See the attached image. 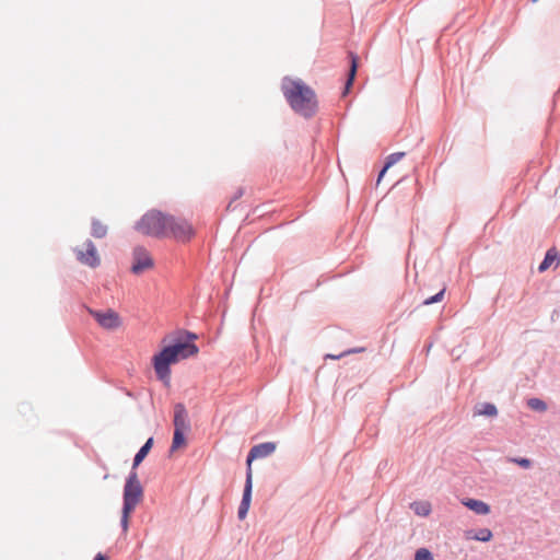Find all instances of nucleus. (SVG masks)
<instances>
[{
  "mask_svg": "<svg viewBox=\"0 0 560 560\" xmlns=\"http://www.w3.org/2000/svg\"><path fill=\"white\" fill-rule=\"evenodd\" d=\"M463 504L478 515H487L490 512V505L478 499H465Z\"/></svg>",
  "mask_w": 560,
  "mask_h": 560,
  "instance_id": "nucleus-12",
  "label": "nucleus"
},
{
  "mask_svg": "<svg viewBox=\"0 0 560 560\" xmlns=\"http://www.w3.org/2000/svg\"><path fill=\"white\" fill-rule=\"evenodd\" d=\"M174 430L188 431L190 430V422L188 419V412L186 407L182 402H177L174 406Z\"/></svg>",
  "mask_w": 560,
  "mask_h": 560,
  "instance_id": "nucleus-10",
  "label": "nucleus"
},
{
  "mask_svg": "<svg viewBox=\"0 0 560 560\" xmlns=\"http://www.w3.org/2000/svg\"><path fill=\"white\" fill-rule=\"evenodd\" d=\"M282 94L292 112L310 120L319 112V101L315 90L300 78H282Z\"/></svg>",
  "mask_w": 560,
  "mask_h": 560,
  "instance_id": "nucleus-2",
  "label": "nucleus"
},
{
  "mask_svg": "<svg viewBox=\"0 0 560 560\" xmlns=\"http://www.w3.org/2000/svg\"><path fill=\"white\" fill-rule=\"evenodd\" d=\"M277 450L276 442H264L254 445L246 456V469H252V463L258 458H265Z\"/></svg>",
  "mask_w": 560,
  "mask_h": 560,
  "instance_id": "nucleus-8",
  "label": "nucleus"
},
{
  "mask_svg": "<svg viewBox=\"0 0 560 560\" xmlns=\"http://www.w3.org/2000/svg\"><path fill=\"white\" fill-rule=\"evenodd\" d=\"M348 57L350 60V65H349L348 73H347V80L345 83L343 95H346L349 92V90L352 88L353 82L357 77L358 68H359V56L353 51H349Z\"/></svg>",
  "mask_w": 560,
  "mask_h": 560,
  "instance_id": "nucleus-11",
  "label": "nucleus"
},
{
  "mask_svg": "<svg viewBox=\"0 0 560 560\" xmlns=\"http://www.w3.org/2000/svg\"><path fill=\"white\" fill-rule=\"evenodd\" d=\"M431 347H432V343H429V345L427 346V351H430Z\"/></svg>",
  "mask_w": 560,
  "mask_h": 560,
  "instance_id": "nucleus-31",
  "label": "nucleus"
},
{
  "mask_svg": "<svg viewBox=\"0 0 560 560\" xmlns=\"http://www.w3.org/2000/svg\"><path fill=\"white\" fill-rule=\"evenodd\" d=\"M553 261H560V256L556 247H551L546 252L542 261L538 266V271H546L553 264Z\"/></svg>",
  "mask_w": 560,
  "mask_h": 560,
  "instance_id": "nucleus-15",
  "label": "nucleus"
},
{
  "mask_svg": "<svg viewBox=\"0 0 560 560\" xmlns=\"http://www.w3.org/2000/svg\"><path fill=\"white\" fill-rule=\"evenodd\" d=\"M250 505H247L245 503H240L238 510H237V517L238 520H244L247 516L248 510Z\"/></svg>",
  "mask_w": 560,
  "mask_h": 560,
  "instance_id": "nucleus-26",
  "label": "nucleus"
},
{
  "mask_svg": "<svg viewBox=\"0 0 560 560\" xmlns=\"http://www.w3.org/2000/svg\"><path fill=\"white\" fill-rule=\"evenodd\" d=\"M506 460L516 464L524 469H528L533 466L532 459L526 457H508Z\"/></svg>",
  "mask_w": 560,
  "mask_h": 560,
  "instance_id": "nucleus-23",
  "label": "nucleus"
},
{
  "mask_svg": "<svg viewBox=\"0 0 560 560\" xmlns=\"http://www.w3.org/2000/svg\"><path fill=\"white\" fill-rule=\"evenodd\" d=\"M343 357H345L343 352H341L339 354H327L326 355L327 359H332V360H338V359L343 358Z\"/></svg>",
  "mask_w": 560,
  "mask_h": 560,
  "instance_id": "nucleus-29",
  "label": "nucleus"
},
{
  "mask_svg": "<svg viewBox=\"0 0 560 560\" xmlns=\"http://www.w3.org/2000/svg\"><path fill=\"white\" fill-rule=\"evenodd\" d=\"M91 234L95 238H103L107 234V226L97 219H92Z\"/></svg>",
  "mask_w": 560,
  "mask_h": 560,
  "instance_id": "nucleus-19",
  "label": "nucleus"
},
{
  "mask_svg": "<svg viewBox=\"0 0 560 560\" xmlns=\"http://www.w3.org/2000/svg\"><path fill=\"white\" fill-rule=\"evenodd\" d=\"M527 407L534 411L544 412L547 410V404L540 398H529L527 400Z\"/></svg>",
  "mask_w": 560,
  "mask_h": 560,
  "instance_id": "nucleus-21",
  "label": "nucleus"
},
{
  "mask_svg": "<svg viewBox=\"0 0 560 560\" xmlns=\"http://www.w3.org/2000/svg\"><path fill=\"white\" fill-rule=\"evenodd\" d=\"M444 294H445V288L441 289L436 294L423 300L422 305H431L434 303H439L443 300Z\"/></svg>",
  "mask_w": 560,
  "mask_h": 560,
  "instance_id": "nucleus-24",
  "label": "nucleus"
},
{
  "mask_svg": "<svg viewBox=\"0 0 560 560\" xmlns=\"http://www.w3.org/2000/svg\"><path fill=\"white\" fill-rule=\"evenodd\" d=\"M180 243H187L195 236V230L185 219L171 214L167 224V235Z\"/></svg>",
  "mask_w": 560,
  "mask_h": 560,
  "instance_id": "nucleus-5",
  "label": "nucleus"
},
{
  "mask_svg": "<svg viewBox=\"0 0 560 560\" xmlns=\"http://www.w3.org/2000/svg\"><path fill=\"white\" fill-rule=\"evenodd\" d=\"M131 272L135 275L142 273L145 269L152 268L154 261L149 252L143 246H136L132 250Z\"/></svg>",
  "mask_w": 560,
  "mask_h": 560,
  "instance_id": "nucleus-6",
  "label": "nucleus"
},
{
  "mask_svg": "<svg viewBox=\"0 0 560 560\" xmlns=\"http://www.w3.org/2000/svg\"><path fill=\"white\" fill-rule=\"evenodd\" d=\"M187 443L185 431L174 430L172 445L170 452L173 453L178 448L185 446Z\"/></svg>",
  "mask_w": 560,
  "mask_h": 560,
  "instance_id": "nucleus-18",
  "label": "nucleus"
},
{
  "mask_svg": "<svg viewBox=\"0 0 560 560\" xmlns=\"http://www.w3.org/2000/svg\"><path fill=\"white\" fill-rule=\"evenodd\" d=\"M243 195H244V189H243V188H238V189L236 190V192H235V195H234V197H233L232 201H234V200H236V199L241 198Z\"/></svg>",
  "mask_w": 560,
  "mask_h": 560,
  "instance_id": "nucleus-28",
  "label": "nucleus"
},
{
  "mask_svg": "<svg viewBox=\"0 0 560 560\" xmlns=\"http://www.w3.org/2000/svg\"><path fill=\"white\" fill-rule=\"evenodd\" d=\"M89 312L103 328L115 329L121 324L118 313L113 310H107L105 312L89 310Z\"/></svg>",
  "mask_w": 560,
  "mask_h": 560,
  "instance_id": "nucleus-7",
  "label": "nucleus"
},
{
  "mask_svg": "<svg viewBox=\"0 0 560 560\" xmlns=\"http://www.w3.org/2000/svg\"><path fill=\"white\" fill-rule=\"evenodd\" d=\"M415 560H433V555L427 548H419L415 553Z\"/></svg>",
  "mask_w": 560,
  "mask_h": 560,
  "instance_id": "nucleus-25",
  "label": "nucleus"
},
{
  "mask_svg": "<svg viewBox=\"0 0 560 560\" xmlns=\"http://www.w3.org/2000/svg\"><path fill=\"white\" fill-rule=\"evenodd\" d=\"M197 335L186 329H178L174 336H165L162 340V347L152 357V366L156 378L165 387L171 385V366L180 360L188 359L198 353L199 348L195 343Z\"/></svg>",
  "mask_w": 560,
  "mask_h": 560,
  "instance_id": "nucleus-1",
  "label": "nucleus"
},
{
  "mask_svg": "<svg viewBox=\"0 0 560 560\" xmlns=\"http://www.w3.org/2000/svg\"><path fill=\"white\" fill-rule=\"evenodd\" d=\"M405 156V152H395L389 154L382 167V170L378 173L377 182L381 180V178L384 176V174L387 172L388 168H390L393 165H395L398 161H400Z\"/></svg>",
  "mask_w": 560,
  "mask_h": 560,
  "instance_id": "nucleus-17",
  "label": "nucleus"
},
{
  "mask_svg": "<svg viewBox=\"0 0 560 560\" xmlns=\"http://www.w3.org/2000/svg\"><path fill=\"white\" fill-rule=\"evenodd\" d=\"M143 497V488L138 479L136 470L131 469L126 478L122 493V509L120 526L122 533H127L129 527V516Z\"/></svg>",
  "mask_w": 560,
  "mask_h": 560,
  "instance_id": "nucleus-3",
  "label": "nucleus"
},
{
  "mask_svg": "<svg viewBox=\"0 0 560 560\" xmlns=\"http://www.w3.org/2000/svg\"><path fill=\"white\" fill-rule=\"evenodd\" d=\"M411 508L413 509L415 513L420 516H427L431 511L430 504L427 502H413Z\"/></svg>",
  "mask_w": 560,
  "mask_h": 560,
  "instance_id": "nucleus-22",
  "label": "nucleus"
},
{
  "mask_svg": "<svg viewBox=\"0 0 560 560\" xmlns=\"http://www.w3.org/2000/svg\"><path fill=\"white\" fill-rule=\"evenodd\" d=\"M476 413L486 417H495L498 415V408L492 402H482L478 406Z\"/></svg>",
  "mask_w": 560,
  "mask_h": 560,
  "instance_id": "nucleus-20",
  "label": "nucleus"
},
{
  "mask_svg": "<svg viewBox=\"0 0 560 560\" xmlns=\"http://www.w3.org/2000/svg\"><path fill=\"white\" fill-rule=\"evenodd\" d=\"M493 534L489 528H480L478 530L468 529L465 532L466 539L478 540L482 542H488L492 539Z\"/></svg>",
  "mask_w": 560,
  "mask_h": 560,
  "instance_id": "nucleus-14",
  "label": "nucleus"
},
{
  "mask_svg": "<svg viewBox=\"0 0 560 560\" xmlns=\"http://www.w3.org/2000/svg\"><path fill=\"white\" fill-rule=\"evenodd\" d=\"M171 214L164 213L159 210H150L145 212L139 221H137L135 229L144 235L152 237H163L167 235V224Z\"/></svg>",
  "mask_w": 560,
  "mask_h": 560,
  "instance_id": "nucleus-4",
  "label": "nucleus"
},
{
  "mask_svg": "<svg viewBox=\"0 0 560 560\" xmlns=\"http://www.w3.org/2000/svg\"><path fill=\"white\" fill-rule=\"evenodd\" d=\"M84 245L86 247V253L78 250L77 259L81 264L86 265L91 268H97L101 265V259L94 243L91 240H86Z\"/></svg>",
  "mask_w": 560,
  "mask_h": 560,
  "instance_id": "nucleus-9",
  "label": "nucleus"
},
{
  "mask_svg": "<svg viewBox=\"0 0 560 560\" xmlns=\"http://www.w3.org/2000/svg\"><path fill=\"white\" fill-rule=\"evenodd\" d=\"M364 350H365V349H364L363 347L351 348V349H348V350L343 351V354H345V357H346V355H349V354L363 352Z\"/></svg>",
  "mask_w": 560,
  "mask_h": 560,
  "instance_id": "nucleus-27",
  "label": "nucleus"
},
{
  "mask_svg": "<svg viewBox=\"0 0 560 560\" xmlns=\"http://www.w3.org/2000/svg\"><path fill=\"white\" fill-rule=\"evenodd\" d=\"M153 438H149L144 444L139 448V451L136 453L133 460H132V467L131 469L136 470L137 467L144 460V458L148 456L149 452L151 451L153 446Z\"/></svg>",
  "mask_w": 560,
  "mask_h": 560,
  "instance_id": "nucleus-13",
  "label": "nucleus"
},
{
  "mask_svg": "<svg viewBox=\"0 0 560 560\" xmlns=\"http://www.w3.org/2000/svg\"><path fill=\"white\" fill-rule=\"evenodd\" d=\"M93 560H108L107 556L98 552Z\"/></svg>",
  "mask_w": 560,
  "mask_h": 560,
  "instance_id": "nucleus-30",
  "label": "nucleus"
},
{
  "mask_svg": "<svg viewBox=\"0 0 560 560\" xmlns=\"http://www.w3.org/2000/svg\"><path fill=\"white\" fill-rule=\"evenodd\" d=\"M253 494V470L246 469L245 485L242 495V503L250 505Z\"/></svg>",
  "mask_w": 560,
  "mask_h": 560,
  "instance_id": "nucleus-16",
  "label": "nucleus"
},
{
  "mask_svg": "<svg viewBox=\"0 0 560 560\" xmlns=\"http://www.w3.org/2000/svg\"><path fill=\"white\" fill-rule=\"evenodd\" d=\"M532 2H537L538 0H530Z\"/></svg>",
  "mask_w": 560,
  "mask_h": 560,
  "instance_id": "nucleus-32",
  "label": "nucleus"
}]
</instances>
